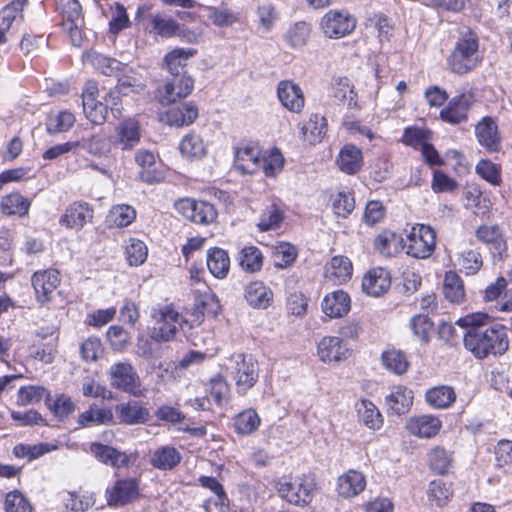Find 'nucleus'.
I'll use <instances>...</instances> for the list:
<instances>
[{"label":"nucleus","instance_id":"nucleus-7","mask_svg":"<svg viewBox=\"0 0 512 512\" xmlns=\"http://www.w3.org/2000/svg\"><path fill=\"white\" fill-rule=\"evenodd\" d=\"M356 18L346 10L331 9L320 20V30L330 39H340L356 28Z\"/></svg>","mask_w":512,"mask_h":512},{"label":"nucleus","instance_id":"nucleus-16","mask_svg":"<svg viewBox=\"0 0 512 512\" xmlns=\"http://www.w3.org/2000/svg\"><path fill=\"white\" fill-rule=\"evenodd\" d=\"M277 97L281 104L293 113L302 111L305 103L302 89L290 80H282L277 86Z\"/></svg>","mask_w":512,"mask_h":512},{"label":"nucleus","instance_id":"nucleus-3","mask_svg":"<svg viewBox=\"0 0 512 512\" xmlns=\"http://www.w3.org/2000/svg\"><path fill=\"white\" fill-rule=\"evenodd\" d=\"M152 326L149 336L162 343L172 341L182 327L183 319L173 303L155 304L150 311Z\"/></svg>","mask_w":512,"mask_h":512},{"label":"nucleus","instance_id":"nucleus-56","mask_svg":"<svg viewBox=\"0 0 512 512\" xmlns=\"http://www.w3.org/2000/svg\"><path fill=\"white\" fill-rule=\"evenodd\" d=\"M429 464L434 472L445 474L451 467L452 459L444 448L435 447L429 453Z\"/></svg>","mask_w":512,"mask_h":512},{"label":"nucleus","instance_id":"nucleus-34","mask_svg":"<svg viewBox=\"0 0 512 512\" xmlns=\"http://www.w3.org/2000/svg\"><path fill=\"white\" fill-rule=\"evenodd\" d=\"M388 410L396 415H402L408 412L413 403V392L406 386H396L386 397Z\"/></svg>","mask_w":512,"mask_h":512},{"label":"nucleus","instance_id":"nucleus-58","mask_svg":"<svg viewBox=\"0 0 512 512\" xmlns=\"http://www.w3.org/2000/svg\"><path fill=\"white\" fill-rule=\"evenodd\" d=\"M47 405L51 412L59 419L67 418L76 408L72 399L65 394L58 395L53 402H47Z\"/></svg>","mask_w":512,"mask_h":512},{"label":"nucleus","instance_id":"nucleus-41","mask_svg":"<svg viewBox=\"0 0 512 512\" xmlns=\"http://www.w3.org/2000/svg\"><path fill=\"white\" fill-rule=\"evenodd\" d=\"M152 30L163 38L177 36L180 24L164 13H155L149 16Z\"/></svg>","mask_w":512,"mask_h":512},{"label":"nucleus","instance_id":"nucleus-30","mask_svg":"<svg viewBox=\"0 0 512 512\" xmlns=\"http://www.w3.org/2000/svg\"><path fill=\"white\" fill-rule=\"evenodd\" d=\"M181 460L182 455L175 447L164 445L153 451L149 463L156 469L168 471L177 467Z\"/></svg>","mask_w":512,"mask_h":512},{"label":"nucleus","instance_id":"nucleus-5","mask_svg":"<svg viewBox=\"0 0 512 512\" xmlns=\"http://www.w3.org/2000/svg\"><path fill=\"white\" fill-rule=\"evenodd\" d=\"M316 484L314 478L303 475L295 479L281 477L276 482L279 496L290 504L305 506L313 499Z\"/></svg>","mask_w":512,"mask_h":512},{"label":"nucleus","instance_id":"nucleus-4","mask_svg":"<svg viewBox=\"0 0 512 512\" xmlns=\"http://www.w3.org/2000/svg\"><path fill=\"white\" fill-rule=\"evenodd\" d=\"M227 370L235 381L236 390L244 395L257 382L259 367L257 361L251 355L242 353L233 354L227 364Z\"/></svg>","mask_w":512,"mask_h":512},{"label":"nucleus","instance_id":"nucleus-38","mask_svg":"<svg viewBox=\"0 0 512 512\" xmlns=\"http://www.w3.org/2000/svg\"><path fill=\"white\" fill-rule=\"evenodd\" d=\"M311 25L306 21L291 24L284 34V41L292 49H301L306 46L311 37Z\"/></svg>","mask_w":512,"mask_h":512},{"label":"nucleus","instance_id":"nucleus-15","mask_svg":"<svg viewBox=\"0 0 512 512\" xmlns=\"http://www.w3.org/2000/svg\"><path fill=\"white\" fill-rule=\"evenodd\" d=\"M108 504L110 506L126 505L139 496V486L136 479H120L107 490Z\"/></svg>","mask_w":512,"mask_h":512},{"label":"nucleus","instance_id":"nucleus-32","mask_svg":"<svg viewBox=\"0 0 512 512\" xmlns=\"http://www.w3.org/2000/svg\"><path fill=\"white\" fill-rule=\"evenodd\" d=\"M247 303L256 309H266L273 300V293L263 282L254 281L244 289Z\"/></svg>","mask_w":512,"mask_h":512},{"label":"nucleus","instance_id":"nucleus-43","mask_svg":"<svg viewBox=\"0 0 512 512\" xmlns=\"http://www.w3.org/2000/svg\"><path fill=\"white\" fill-rule=\"evenodd\" d=\"M179 150L182 156L189 160L201 159L206 154V146L202 138L195 133H189L183 137Z\"/></svg>","mask_w":512,"mask_h":512},{"label":"nucleus","instance_id":"nucleus-26","mask_svg":"<svg viewBox=\"0 0 512 512\" xmlns=\"http://www.w3.org/2000/svg\"><path fill=\"white\" fill-rule=\"evenodd\" d=\"M235 166L244 174H254L261 167L260 151L255 146H240L235 151Z\"/></svg>","mask_w":512,"mask_h":512},{"label":"nucleus","instance_id":"nucleus-61","mask_svg":"<svg viewBox=\"0 0 512 512\" xmlns=\"http://www.w3.org/2000/svg\"><path fill=\"white\" fill-rule=\"evenodd\" d=\"M23 7L20 1H12L0 10V29L9 30L18 16H21Z\"/></svg>","mask_w":512,"mask_h":512},{"label":"nucleus","instance_id":"nucleus-10","mask_svg":"<svg viewBox=\"0 0 512 512\" xmlns=\"http://www.w3.org/2000/svg\"><path fill=\"white\" fill-rule=\"evenodd\" d=\"M194 89V79L187 73L176 74L166 81L158 90L159 102L162 105L174 104L177 100L186 98Z\"/></svg>","mask_w":512,"mask_h":512},{"label":"nucleus","instance_id":"nucleus-6","mask_svg":"<svg viewBox=\"0 0 512 512\" xmlns=\"http://www.w3.org/2000/svg\"><path fill=\"white\" fill-rule=\"evenodd\" d=\"M110 385L134 397H141L146 391L142 387L141 379L129 362H117L111 365L108 371Z\"/></svg>","mask_w":512,"mask_h":512},{"label":"nucleus","instance_id":"nucleus-47","mask_svg":"<svg viewBox=\"0 0 512 512\" xmlns=\"http://www.w3.org/2000/svg\"><path fill=\"white\" fill-rule=\"evenodd\" d=\"M261 420L254 409H246L234 419V428L238 434L249 435L255 432L260 426Z\"/></svg>","mask_w":512,"mask_h":512},{"label":"nucleus","instance_id":"nucleus-22","mask_svg":"<svg viewBox=\"0 0 512 512\" xmlns=\"http://www.w3.org/2000/svg\"><path fill=\"white\" fill-rule=\"evenodd\" d=\"M96 91L95 86H89L82 94V105L86 118L94 124L101 125L107 119L108 106L96 100Z\"/></svg>","mask_w":512,"mask_h":512},{"label":"nucleus","instance_id":"nucleus-37","mask_svg":"<svg viewBox=\"0 0 512 512\" xmlns=\"http://www.w3.org/2000/svg\"><path fill=\"white\" fill-rule=\"evenodd\" d=\"M456 400L453 387L439 385L428 389L425 393V401L434 409L449 408Z\"/></svg>","mask_w":512,"mask_h":512},{"label":"nucleus","instance_id":"nucleus-42","mask_svg":"<svg viewBox=\"0 0 512 512\" xmlns=\"http://www.w3.org/2000/svg\"><path fill=\"white\" fill-rule=\"evenodd\" d=\"M357 413L360 422L372 430L379 429L383 418L378 408L369 400L363 399L357 404Z\"/></svg>","mask_w":512,"mask_h":512},{"label":"nucleus","instance_id":"nucleus-35","mask_svg":"<svg viewBox=\"0 0 512 512\" xmlns=\"http://www.w3.org/2000/svg\"><path fill=\"white\" fill-rule=\"evenodd\" d=\"M198 117V109L192 103H182L171 107L166 112L167 124L183 127L192 124Z\"/></svg>","mask_w":512,"mask_h":512},{"label":"nucleus","instance_id":"nucleus-49","mask_svg":"<svg viewBox=\"0 0 512 512\" xmlns=\"http://www.w3.org/2000/svg\"><path fill=\"white\" fill-rule=\"evenodd\" d=\"M30 202L19 193H11L1 200V211L5 215H25L28 213Z\"/></svg>","mask_w":512,"mask_h":512},{"label":"nucleus","instance_id":"nucleus-23","mask_svg":"<svg viewBox=\"0 0 512 512\" xmlns=\"http://www.w3.org/2000/svg\"><path fill=\"white\" fill-rule=\"evenodd\" d=\"M375 250L382 256H395L405 253L407 242L400 234L383 230L374 240Z\"/></svg>","mask_w":512,"mask_h":512},{"label":"nucleus","instance_id":"nucleus-57","mask_svg":"<svg viewBox=\"0 0 512 512\" xmlns=\"http://www.w3.org/2000/svg\"><path fill=\"white\" fill-rule=\"evenodd\" d=\"M283 211L276 205L271 204L262 213L258 228L261 231H268L277 227L283 220Z\"/></svg>","mask_w":512,"mask_h":512},{"label":"nucleus","instance_id":"nucleus-9","mask_svg":"<svg viewBox=\"0 0 512 512\" xmlns=\"http://www.w3.org/2000/svg\"><path fill=\"white\" fill-rule=\"evenodd\" d=\"M175 208L186 219L197 224L207 225L217 218V210L214 205L206 201L191 198L180 199L175 202Z\"/></svg>","mask_w":512,"mask_h":512},{"label":"nucleus","instance_id":"nucleus-50","mask_svg":"<svg viewBox=\"0 0 512 512\" xmlns=\"http://www.w3.org/2000/svg\"><path fill=\"white\" fill-rule=\"evenodd\" d=\"M381 361L387 370L397 375L406 373L409 367L406 355L399 350H388L383 352Z\"/></svg>","mask_w":512,"mask_h":512},{"label":"nucleus","instance_id":"nucleus-40","mask_svg":"<svg viewBox=\"0 0 512 512\" xmlns=\"http://www.w3.org/2000/svg\"><path fill=\"white\" fill-rule=\"evenodd\" d=\"M114 417L110 408H98L95 405L82 412L78 416V424L81 427H91L114 423Z\"/></svg>","mask_w":512,"mask_h":512},{"label":"nucleus","instance_id":"nucleus-24","mask_svg":"<svg viewBox=\"0 0 512 512\" xmlns=\"http://www.w3.org/2000/svg\"><path fill=\"white\" fill-rule=\"evenodd\" d=\"M350 258H331L325 265L324 277L332 285H342L352 277Z\"/></svg>","mask_w":512,"mask_h":512},{"label":"nucleus","instance_id":"nucleus-11","mask_svg":"<svg viewBox=\"0 0 512 512\" xmlns=\"http://www.w3.org/2000/svg\"><path fill=\"white\" fill-rule=\"evenodd\" d=\"M407 256H419L420 252L431 256L436 245V233L428 225L416 224L407 235Z\"/></svg>","mask_w":512,"mask_h":512},{"label":"nucleus","instance_id":"nucleus-59","mask_svg":"<svg viewBox=\"0 0 512 512\" xmlns=\"http://www.w3.org/2000/svg\"><path fill=\"white\" fill-rule=\"evenodd\" d=\"M6 512H32V506L26 497L18 490L9 492L5 497Z\"/></svg>","mask_w":512,"mask_h":512},{"label":"nucleus","instance_id":"nucleus-1","mask_svg":"<svg viewBox=\"0 0 512 512\" xmlns=\"http://www.w3.org/2000/svg\"><path fill=\"white\" fill-rule=\"evenodd\" d=\"M489 321L488 314L481 312L468 314L456 321L458 326L466 329L464 347L478 359L489 355L502 356L509 349L505 327L500 324L486 327Z\"/></svg>","mask_w":512,"mask_h":512},{"label":"nucleus","instance_id":"nucleus-31","mask_svg":"<svg viewBox=\"0 0 512 512\" xmlns=\"http://www.w3.org/2000/svg\"><path fill=\"white\" fill-rule=\"evenodd\" d=\"M337 164L340 170L346 174L353 175L361 170L363 155L360 148L354 144H346L340 150Z\"/></svg>","mask_w":512,"mask_h":512},{"label":"nucleus","instance_id":"nucleus-51","mask_svg":"<svg viewBox=\"0 0 512 512\" xmlns=\"http://www.w3.org/2000/svg\"><path fill=\"white\" fill-rule=\"evenodd\" d=\"M135 218V209L129 205L122 204L112 207L107 216V222L111 226L122 228L130 225L135 220Z\"/></svg>","mask_w":512,"mask_h":512},{"label":"nucleus","instance_id":"nucleus-27","mask_svg":"<svg viewBox=\"0 0 512 512\" xmlns=\"http://www.w3.org/2000/svg\"><path fill=\"white\" fill-rule=\"evenodd\" d=\"M329 95L338 104L353 108L357 105V93L346 76L333 77Z\"/></svg>","mask_w":512,"mask_h":512},{"label":"nucleus","instance_id":"nucleus-21","mask_svg":"<svg viewBox=\"0 0 512 512\" xmlns=\"http://www.w3.org/2000/svg\"><path fill=\"white\" fill-rule=\"evenodd\" d=\"M317 353L321 361L331 363L346 359L349 354V349L341 338L326 336L319 342Z\"/></svg>","mask_w":512,"mask_h":512},{"label":"nucleus","instance_id":"nucleus-60","mask_svg":"<svg viewBox=\"0 0 512 512\" xmlns=\"http://www.w3.org/2000/svg\"><path fill=\"white\" fill-rule=\"evenodd\" d=\"M284 165V158L277 150L272 152L269 157H261V167L266 177H275Z\"/></svg>","mask_w":512,"mask_h":512},{"label":"nucleus","instance_id":"nucleus-28","mask_svg":"<svg viewBox=\"0 0 512 512\" xmlns=\"http://www.w3.org/2000/svg\"><path fill=\"white\" fill-rule=\"evenodd\" d=\"M90 450L100 462L114 468L127 467L130 462V457L125 452H121L112 446L92 443Z\"/></svg>","mask_w":512,"mask_h":512},{"label":"nucleus","instance_id":"nucleus-2","mask_svg":"<svg viewBox=\"0 0 512 512\" xmlns=\"http://www.w3.org/2000/svg\"><path fill=\"white\" fill-rule=\"evenodd\" d=\"M483 60L480 52V39L468 26L458 28V37L447 57L448 69L459 76L474 71Z\"/></svg>","mask_w":512,"mask_h":512},{"label":"nucleus","instance_id":"nucleus-17","mask_svg":"<svg viewBox=\"0 0 512 512\" xmlns=\"http://www.w3.org/2000/svg\"><path fill=\"white\" fill-rule=\"evenodd\" d=\"M93 208L87 202H74L70 204L60 219V223L68 228L80 230L93 219Z\"/></svg>","mask_w":512,"mask_h":512},{"label":"nucleus","instance_id":"nucleus-29","mask_svg":"<svg viewBox=\"0 0 512 512\" xmlns=\"http://www.w3.org/2000/svg\"><path fill=\"white\" fill-rule=\"evenodd\" d=\"M442 427L441 420L433 415H421L409 420L408 431L421 438H432L436 436Z\"/></svg>","mask_w":512,"mask_h":512},{"label":"nucleus","instance_id":"nucleus-14","mask_svg":"<svg viewBox=\"0 0 512 512\" xmlns=\"http://www.w3.org/2000/svg\"><path fill=\"white\" fill-rule=\"evenodd\" d=\"M140 139L139 123L134 119H126L116 126L111 143L122 150H131L139 144Z\"/></svg>","mask_w":512,"mask_h":512},{"label":"nucleus","instance_id":"nucleus-13","mask_svg":"<svg viewBox=\"0 0 512 512\" xmlns=\"http://www.w3.org/2000/svg\"><path fill=\"white\" fill-rule=\"evenodd\" d=\"M115 412L119 423L129 426L145 424L151 417L148 408L137 400L117 404Z\"/></svg>","mask_w":512,"mask_h":512},{"label":"nucleus","instance_id":"nucleus-25","mask_svg":"<svg viewBox=\"0 0 512 512\" xmlns=\"http://www.w3.org/2000/svg\"><path fill=\"white\" fill-rule=\"evenodd\" d=\"M321 307L330 318H340L350 311L351 299L345 291L337 290L324 297Z\"/></svg>","mask_w":512,"mask_h":512},{"label":"nucleus","instance_id":"nucleus-52","mask_svg":"<svg viewBox=\"0 0 512 512\" xmlns=\"http://www.w3.org/2000/svg\"><path fill=\"white\" fill-rule=\"evenodd\" d=\"M75 121L76 118L72 112L62 110L57 115L48 118L46 129L50 135L66 132L72 128Z\"/></svg>","mask_w":512,"mask_h":512},{"label":"nucleus","instance_id":"nucleus-8","mask_svg":"<svg viewBox=\"0 0 512 512\" xmlns=\"http://www.w3.org/2000/svg\"><path fill=\"white\" fill-rule=\"evenodd\" d=\"M62 26L67 31L71 43L80 47L83 41L82 26L84 18L82 7L78 0H61Z\"/></svg>","mask_w":512,"mask_h":512},{"label":"nucleus","instance_id":"nucleus-36","mask_svg":"<svg viewBox=\"0 0 512 512\" xmlns=\"http://www.w3.org/2000/svg\"><path fill=\"white\" fill-rule=\"evenodd\" d=\"M135 161L137 165L141 167L139 177L143 182L152 184L161 181L162 173L154 168L155 156L151 151H138L135 154Z\"/></svg>","mask_w":512,"mask_h":512},{"label":"nucleus","instance_id":"nucleus-55","mask_svg":"<svg viewBox=\"0 0 512 512\" xmlns=\"http://www.w3.org/2000/svg\"><path fill=\"white\" fill-rule=\"evenodd\" d=\"M452 493L451 486L443 480H433L429 484L428 498L430 501H434L438 507L446 505Z\"/></svg>","mask_w":512,"mask_h":512},{"label":"nucleus","instance_id":"nucleus-18","mask_svg":"<svg viewBox=\"0 0 512 512\" xmlns=\"http://www.w3.org/2000/svg\"><path fill=\"white\" fill-rule=\"evenodd\" d=\"M391 285V277L389 272L382 268L376 267L369 270L363 280L362 289L370 296L379 297L387 292Z\"/></svg>","mask_w":512,"mask_h":512},{"label":"nucleus","instance_id":"nucleus-33","mask_svg":"<svg viewBox=\"0 0 512 512\" xmlns=\"http://www.w3.org/2000/svg\"><path fill=\"white\" fill-rule=\"evenodd\" d=\"M366 486V480L362 473L350 470L341 475L337 481V492L344 498H351L361 493Z\"/></svg>","mask_w":512,"mask_h":512},{"label":"nucleus","instance_id":"nucleus-12","mask_svg":"<svg viewBox=\"0 0 512 512\" xmlns=\"http://www.w3.org/2000/svg\"><path fill=\"white\" fill-rule=\"evenodd\" d=\"M31 281L37 302L44 305L51 301L52 293L60 284V273L56 269L37 271Z\"/></svg>","mask_w":512,"mask_h":512},{"label":"nucleus","instance_id":"nucleus-46","mask_svg":"<svg viewBox=\"0 0 512 512\" xmlns=\"http://www.w3.org/2000/svg\"><path fill=\"white\" fill-rule=\"evenodd\" d=\"M327 132V122L324 116L313 114L303 125L302 133L307 141L312 144L320 142Z\"/></svg>","mask_w":512,"mask_h":512},{"label":"nucleus","instance_id":"nucleus-20","mask_svg":"<svg viewBox=\"0 0 512 512\" xmlns=\"http://www.w3.org/2000/svg\"><path fill=\"white\" fill-rule=\"evenodd\" d=\"M471 104V95L462 93L453 97L448 105L441 110L440 117L450 124H460L467 120V114Z\"/></svg>","mask_w":512,"mask_h":512},{"label":"nucleus","instance_id":"nucleus-48","mask_svg":"<svg viewBox=\"0 0 512 512\" xmlns=\"http://www.w3.org/2000/svg\"><path fill=\"white\" fill-rule=\"evenodd\" d=\"M92 66L107 76L117 75L124 65L115 58H110L97 52H90L87 55Z\"/></svg>","mask_w":512,"mask_h":512},{"label":"nucleus","instance_id":"nucleus-64","mask_svg":"<svg viewBox=\"0 0 512 512\" xmlns=\"http://www.w3.org/2000/svg\"><path fill=\"white\" fill-rule=\"evenodd\" d=\"M476 172L479 176L493 185H496L500 182L499 168L490 160H481L476 165Z\"/></svg>","mask_w":512,"mask_h":512},{"label":"nucleus","instance_id":"nucleus-39","mask_svg":"<svg viewBox=\"0 0 512 512\" xmlns=\"http://www.w3.org/2000/svg\"><path fill=\"white\" fill-rule=\"evenodd\" d=\"M197 51L193 48H175L166 54L164 62L171 76L186 73L184 71L190 58L196 55Z\"/></svg>","mask_w":512,"mask_h":512},{"label":"nucleus","instance_id":"nucleus-45","mask_svg":"<svg viewBox=\"0 0 512 512\" xmlns=\"http://www.w3.org/2000/svg\"><path fill=\"white\" fill-rule=\"evenodd\" d=\"M58 446L52 443H38L35 445L19 443L13 448V455L16 458H26L33 461L39 457L57 450Z\"/></svg>","mask_w":512,"mask_h":512},{"label":"nucleus","instance_id":"nucleus-62","mask_svg":"<svg viewBox=\"0 0 512 512\" xmlns=\"http://www.w3.org/2000/svg\"><path fill=\"white\" fill-rule=\"evenodd\" d=\"M108 341L113 350H123L129 342V333L121 326H111L107 332Z\"/></svg>","mask_w":512,"mask_h":512},{"label":"nucleus","instance_id":"nucleus-53","mask_svg":"<svg viewBox=\"0 0 512 512\" xmlns=\"http://www.w3.org/2000/svg\"><path fill=\"white\" fill-rule=\"evenodd\" d=\"M45 397L46 403L52 401L51 394L43 386H24L18 391L17 404L26 406L40 402Z\"/></svg>","mask_w":512,"mask_h":512},{"label":"nucleus","instance_id":"nucleus-19","mask_svg":"<svg viewBox=\"0 0 512 512\" xmlns=\"http://www.w3.org/2000/svg\"><path fill=\"white\" fill-rule=\"evenodd\" d=\"M475 135L479 144L488 152H496L500 148L501 137L497 123L491 117H484L475 127Z\"/></svg>","mask_w":512,"mask_h":512},{"label":"nucleus","instance_id":"nucleus-63","mask_svg":"<svg viewBox=\"0 0 512 512\" xmlns=\"http://www.w3.org/2000/svg\"><path fill=\"white\" fill-rule=\"evenodd\" d=\"M335 213L346 218L355 208V200L351 193L340 192L333 202Z\"/></svg>","mask_w":512,"mask_h":512},{"label":"nucleus","instance_id":"nucleus-54","mask_svg":"<svg viewBox=\"0 0 512 512\" xmlns=\"http://www.w3.org/2000/svg\"><path fill=\"white\" fill-rule=\"evenodd\" d=\"M78 148L86 150L94 156L105 155L109 151V144L104 136L93 134L89 137H83L81 140L75 141Z\"/></svg>","mask_w":512,"mask_h":512},{"label":"nucleus","instance_id":"nucleus-44","mask_svg":"<svg viewBox=\"0 0 512 512\" xmlns=\"http://www.w3.org/2000/svg\"><path fill=\"white\" fill-rule=\"evenodd\" d=\"M443 293L452 303H461L465 297L464 285L461 278L454 271H448L444 277Z\"/></svg>","mask_w":512,"mask_h":512}]
</instances>
